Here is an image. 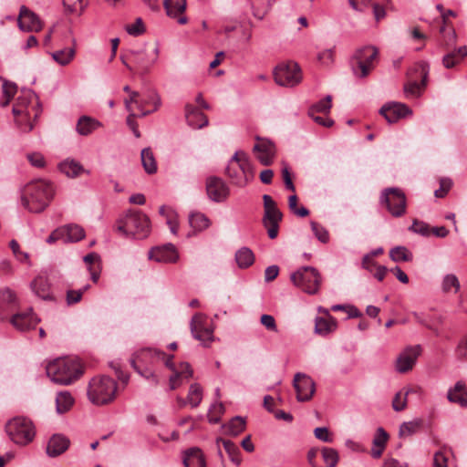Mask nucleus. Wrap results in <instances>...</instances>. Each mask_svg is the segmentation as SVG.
Instances as JSON below:
<instances>
[{
    "label": "nucleus",
    "mask_w": 467,
    "mask_h": 467,
    "mask_svg": "<svg viewBox=\"0 0 467 467\" xmlns=\"http://www.w3.org/2000/svg\"><path fill=\"white\" fill-rule=\"evenodd\" d=\"M55 189L50 182L37 179L28 182L22 191V205L31 213H41L50 203Z\"/></svg>",
    "instance_id": "f257e3e1"
},
{
    "label": "nucleus",
    "mask_w": 467,
    "mask_h": 467,
    "mask_svg": "<svg viewBox=\"0 0 467 467\" xmlns=\"http://www.w3.org/2000/svg\"><path fill=\"white\" fill-rule=\"evenodd\" d=\"M47 374L56 384L71 385L84 374V367L77 358H57L47 366Z\"/></svg>",
    "instance_id": "f03ea898"
},
{
    "label": "nucleus",
    "mask_w": 467,
    "mask_h": 467,
    "mask_svg": "<svg viewBox=\"0 0 467 467\" xmlns=\"http://www.w3.org/2000/svg\"><path fill=\"white\" fill-rule=\"evenodd\" d=\"M225 174L231 183L239 188L248 185L254 178L250 160L244 151L238 150L228 161Z\"/></svg>",
    "instance_id": "7ed1b4c3"
},
{
    "label": "nucleus",
    "mask_w": 467,
    "mask_h": 467,
    "mask_svg": "<svg viewBox=\"0 0 467 467\" xmlns=\"http://www.w3.org/2000/svg\"><path fill=\"white\" fill-rule=\"evenodd\" d=\"M117 230L125 235L142 240L150 234V221L142 212L130 210L118 221Z\"/></svg>",
    "instance_id": "20e7f679"
},
{
    "label": "nucleus",
    "mask_w": 467,
    "mask_h": 467,
    "mask_svg": "<svg viewBox=\"0 0 467 467\" xmlns=\"http://www.w3.org/2000/svg\"><path fill=\"white\" fill-rule=\"evenodd\" d=\"M116 381L108 376L94 377L88 384V397L95 405H105L115 399Z\"/></svg>",
    "instance_id": "39448f33"
},
{
    "label": "nucleus",
    "mask_w": 467,
    "mask_h": 467,
    "mask_svg": "<svg viewBox=\"0 0 467 467\" xmlns=\"http://www.w3.org/2000/svg\"><path fill=\"white\" fill-rule=\"evenodd\" d=\"M5 431L12 441L18 445L30 443L36 435L33 422L26 417H15L5 424Z\"/></svg>",
    "instance_id": "423d86ee"
},
{
    "label": "nucleus",
    "mask_w": 467,
    "mask_h": 467,
    "mask_svg": "<svg viewBox=\"0 0 467 467\" xmlns=\"http://www.w3.org/2000/svg\"><path fill=\"white\" fill-rule=\"evenodd\" d=\"M12 111L17 127L23 132H29L34 128V123L30 120L31 115L34 114L36 119L41 109L38 103H31L26 97H19Z\"/></svg>",
    "instance_id": "0eeeda50"
},
{
    "label": "nucleus",
    "mask_w": 467,
    "mask_h": 467,
    "mask_svg": "<svg viewBox=\"0 0 467 467\" xmlns=\"http://www.w3.org/2000/svg\"><path fill=\"white\" fill-rule=\"evenodd\" d=\"M159 50L156 47H147L142 49L130 50L127 57H121L122 63L130 71L134 68L130 66L126 59H130L136 65V71L139 74H146L158 59Z\"/></svg>",
    "instance_id": "6e6552de"
},
{
    "label": "nucleus",
    "mask_w": 467,
    "mask_h": 467,
    "mask_svg": "<svg viewBox=\"0 0 467 467\" xmlns=\"http://www.w3.org/2000/svg\"><path fill=\"white\" fill-rule=\"evenodd\" d=\"M290 279L295 286L309 295L318 292L322 281L319 272L312 266L300 267L291 274Z\"/></svg>",
    "instance_id": "1a4fd4ad"
},
{
    "label": "nucleus",
    "mask_w": 467,
    "mask_h": 467,
    "mask_svg": "<svg viewBox=\"0 0 467 467\" xmlns=\"http://www.w3.org/2000/svg\"><path fill=\"white\" fill-rule=\"evenodd\" d=\"M379 202L393 217H401L406 213L407 199L400 188H386L381 192Z\"/></svg>",
    "instance_id": "9d476101"
},
{
    "label": "nucleus",
    "mask_w": 467,
    "mask_h": 467,
    "mask_svg": "<svg viewBox=\"0 0 467 467\" xmlns=\"http://www.w3.org/2000/svg\"><path fill=\"white\" fill-rule=\"evenodd\" d=\"M264 202V216L263 224L267 230L270 239L277 237L279 230V223L282 221L283 214L278 209L275 200L268 194L263 196Z\"/></svg>",
    "instance_id": "9b49d317"
},
{
    "label": "nucleus",
    "mask_w": 467,
    "mask_h": 467,
    "mask_svg": "<svg viewBox=\"0 0 467 467\" xmlns=\"http://www.w3.org/2000/svg\"><path fill=\"white\" fill-rule=\"evenodd\" d=\"M379 51L375 47L367 46L358 48L354 59L357 61V67H353L354 74L358 78L367 77L374 68V61L377 59Z\"/></svg>",
    "instance_id": "f8f14e48"
},
{
    "label": "nucleus",
    "mask_w": 467,
    "mask_h": 467,
    "mask_svg": "<svg viewBox=\"0 0 467 467\" xmlns=\"http://www.w3.org/2000/svg\"><path fill=\"white\" fill-rule=\"evenodd\" d=\"M274 77L276 84L284 87H294L302 80L300 67L295 62L278 65Z\"/></svg>",
    "instance_id": "ddd939ff"
},
{
    "label": "nucleus",
    "mask_w": 467,
    "mask_h": 467,
    "mask_svg": "<svg viewBox=\"0 0 467 467\" xmlns=\"http://www.w3.org/2000/svg\"><path fill=\"white\" fill-rule=\"evenodd\" d=\"M205 187L209 199L214 202H223L230 195V188L222 178L216 176L207 178Z\"/></svg>",
    "instance_id": "4468645a"
},
{
    "label": "nucleus",
    "mask_w": 467,
    "mask_h": 467,
    "mask_svg": "<svg viewBox=\"0 0 467 467\" xmlns=\"http://www.w3.org/2000/svg\"><path fill=\"white\" fill-rule=\"evenodd\" d=\"M294 387L296 390L298 401L309 400L316 390L314 380L306 374L297 373L294 378Z\"/></svg>",
    "instance_id": "2eb2a0df"
},
{
    "label": "nucleus",
    "mask_w": 467,
    "mask_h": 467,
    "mask_svg": "<svg viewBox=\"0 0 467 467\" xmlns=\"http://www.w3.org/2000/svg\"><path fill=\"white\" fill-rule=\"evenodd\" d=\"M148 256L150 260L163 264L176 263L179 259L178 251L171 244L152 247Z\"/></svg>",
    "instance_id": "dca6fc26"
},
{
    "label": "nucleus",
    "mask_w": 467,
    "mask_h": 467,
    "mask_svg": "<svg viewBox=\"0 0 467 467\" xmlns=\"http://www.w3.org/2000/svg\"><path fill=\"white\" fill-rule=\"evenodd\" d=\"M420 353L421 348L420 345L406 348L397 358L396 369L400 373H406L412 369Z\"/></svg>",
    "instance_id": "f3484780"
},
{
    "label": "nucleus",
    "mask_w": 467,
    "mask_h": 467,
    "mask_svg": "<svg viewBox=\"0 0 467 467\" xmlns=\"http://www.w3.org/2000/svg\"><path fill=\"white\" fill-rule=\"evenodd\" d=\"M379 113L389 123H395L400 119L411 115L412 112L410 108L403 103L389 102L381 107Z\"/></svg>",
    "instance_id": "a211bd4d"
},
{
    "label": "nucleus",
    "mask_w": 467,
    "mask_h": 467,
    "mask_svg": "<svg viewBox=\"0 0 467 467\" xmlns=\"http://www.w3.org/2000/svg\"><path fill=\"white\" fill-rule=\"evenodd\" d=\"M17 22L19 28L26 32H38L43 27V23L38 16L25 5L20 8Z\"/></svg>",
    "instance_id": "6ab92c4d"
},
{
    "label": "nucleus",
    "mask_w": 467,
    "mask_h": 467,
    "mask_svg": "<svg viewBox=\"0 0 467 467\" xmlns=\"http://www.w3.org/2000/svg\"><path fill=\"white\" fill-rule=\"evenodd\" d=\"M191 332L194 338L208 346L213 340V330L204 326L202 314H195L191 320Z\"/></svg>",
    "instance_id": "aec40b11"
},
{
    "label": "nucleus",
    "mask_w": 467,
    "mask_h": 467,
    "mask_svg": "<svg viewBox=\"0 0 467 467\" xmlns=\"http://www.w3.org/2000/svg\"><path fill=\"white\" fill-rule=\"evenodd\" d=\"M39 318L33 313V308H28L26 312L15 314L11 319V324L20 331H26L34 328L38 322Z\"/></svg>",
    "instance_id": "412c9836"
},
{
    "label": "nucleus",
    "mask_w": 467,
    "mask_h": 467,
    "mask_svg": "<svg viewBox=\"0 0 467 467\" xmlns=\"http://www.w3.org/2000/svg\"><path fill=\"white\" fill-rule=\"evenodd\" d=\"M137 358L140 360L150 359L152 362L162 360L165 366L172 371L177 370L172 361L173 355H167L165 352L159 349L145 348L137 353Z\"/></svg>",
    "instance_id": "4be33fe9"
},
{
    "label": "nucleus",
    "mask_w": 467,
    "mask_h": 467,
    "mask_svg": "<svg viewBox=\"0 0 467 467\" xmlns=\"http://www.w3.org/2000/svg\"><path fill=\"white\" fill-rule=\"evenodd\" d=\"M447 400L451 403L458 404L462 408H467V387L466 384L459 380L447 392Z\"/></svg>",
    "instance_id": "5701e85b"
},
{
    "label": "nucleus",
    "mask_w": 467,
    "mask_h": 467,
    "mask_svg": "<svg viewBox=\"0 0 467 467\" xmlns=\"http://www.w3.org/2000/svg\"><path fill=\"white\" fill-rule=\"evenodd\" d=\"M164 7L169 16L177 18L181 25L187 23V17L183 16L186 8V0H164Z\"/></svg>",
    "instance_id": "b1692460"
},
{
    "label": "nucleus",
    "mask_w": 467,
    "mask_h": 467,
    "mask_svg": "<svg viewBox=\"0 0 467 467\" xmlns=\"http://www.w3.org/2000/svg\"><path fill=\"white\" fill-rule=\"evenodd\" d=\"M185 119L189 126L193 129H202L208 125L207 117L199 109L190 104L185 106Z\"/></svg>",
    "instance_id": "393cba45"
},
{
    "label": "nucleus",
    "mask_w": 467,
    "mask_h": 467,
    "mask_svg": "<svg viewBox=\"0 0 467 467\" xmlns=\"http://www.w3.org/2000/svg\"><path fill=\"white\" fill-rule=\"evenodd\" d=\"M69 443L70 441L67 437L61 434H54L47 442V453L50 457H57L67 450Z\"/></svg>",
    "instance_id": "a878e982"
},
{
    "label": "nucleus",
    "mask_w": 467,
    "mask_h": 467,
    "mask_svg": "<svg viewBox=\"0 0 467 467\" xmlns=\"http://www.w3.org/2000/svg\"><path fill=\"white\" fill-rule=\"evenodd\" d=\"M192 374L193 371L189 363H181L179 369L173 371V374L169 379L170 389H175L179 388L183 381L189 380L192 377Z\"/></svg>",
    "instance_id": "bb28decb"
},
{
    "label": "nucleus",
    "mask_w": 467,
    "mask_h": 467,
    "mask_svg": "<svg viewBox=\"0 0 467 467\" xmlns=\"http://www.w3.org/2000/svg\"><path fill=\"white\" fill-rule=\"evenodd\" d=\"M254 151L256 153V158L263 165H270L273 162L275 156L274 145L265 140H262L254 146Z\"/></svg>",
    "instance_id": "cd10ccee"
},
{
    "label": "nucleus",
    "mask_w": 467,
    "mask_h": 467,
    "mask_svg": "<svg viewBox=\"0 0 467 467\" xmlns=\"http://www.w3.org/2000/svg\"><path fill=\"white\" fill-rule=\"evenodd\" d=\"M31 288L35 295L43 300H53L50 284L44 276L36 277L31 283Z\"/></svg>",
    "instance_id": "c85d7f7f"
},
{
    "label": "nucleus",
    "mask_w": 467,
    "mask_h": 467,
    "mask_svg": "<svg viewBox=\"0 0 467 467\" xmlns=\"http://www.w3.org/2000/svg\"><path fill=\"white\" fill-rule=\"evenodd\" d=\"M467 57V46L455 48L446 54L442 58V65L446 68H452Z\"/></svg>",
    "instance_id": "c756f323"
},
{
    "label": "nucleus",
    "mask_w": 467,
    "mask_h": 467,
    "mask_svg": "<svg viewBox=\"0 0 467 467\" xmlns=\"http://www.w3.org/2000/svg\"><path fill=\"white\" fill-rule=\"evenodd\" d=\"M100 126V123L90 117L82 116L78 119L76 126L77 132L82 136H88L91 134Z\"/></svg>",
    "instance_id": "7c9ffc66"
},
{
    "label": "nucleus",
    "mask_w": 467,
    "mask_h": 467,
    "mask_svg": "<svg viewBox=\"0 0 467 467\" xmlns=\"http://www.w3.org/2000/svg\"><path fill=\"white\" fill-rule=\"evenodd\" d=\"M185 467H205V461L199 448H191L185 452L183 458Z\"/></svg>",
    "instance_id": "2f4dec72"
},
{
    "label": "nucleus",
    "mask_w": 467,
    "mask_h": 467,
    "mask_svg": "<svg viewBox=\"0 0 467 467\" xmlns=\"http://www.w3.org/2000/svg\"><path fill=\"white\" fill-rule=\"evenodd\" d=\"M16 294L8 287L0 290V319L5 318V312L10 310L11 306L16 302Z\"/></svg>",
    "instance_id": "473e14b6"
},
{
    "label": "nucleus",
    "mask_w": 467,
    "mask_h": 467,
    "mask_svg": "<svg viewBox=\"0 0 467 467\" xmlns=\"http://www.w3.org/2000/svg\"><path fill=\"white\" fill-rule=\"evenodd\" d=\"M389 435L381 427L378 428L373 439L374 447L371 450V455L374 458H379L383 452L385 445L388 441Z\"/></svg>",
    "instance_id": "72a5a7b5"
},
{
    "label": "nucleus",
    "mask_w": 467,
    "mask_h": 467,
    "mask_svg": "<svg viewBox=\"0 0 467 467\" xmlns=\"http://www.w3.org/2000/svg\"><path fill=\"white\" fill-rule=\"evenodd\" d=\"M84 262L88 266L90 277L93 282H98L100 275V258L96 253H90L84 256Z\"/></svg>",
    "instance_id": "f704fd0d"
},
{
    "label": "nucleus",
    "mask_w": 467,
    "mask_h": 467,
    "mask_svg": "<svg viewBox=\"0 0 467 467\" xmlns=\"http://www.w3.org/2000/svg\"><path fill=\"white\" fill-rule=\"evenodd\" d=\"M74 404V398L69 391L64 390L57 393L56 398V409L59 414L68 411Z\"/></svg>",
    "instance_id": "c9c22d12"
},
{
    "label": "nucleus",
    "mask_w": 467,
    "mask_h": 467,
    "mask_svg": "<svg viewBox=\"0 0 467 467\" xmlns=\"http://www.w3.org/2000/svg\"><path fill=\"white\" fill-rule=\"evenodd\" d=\"M138 361L140 362L141 360H140L137 358L136 354L135 357L130 360L132 368L138 372V374H140L142 378L148 380L150 385L154 387L158 386L160 382L158 376L150 368H141L140 366L137 365Z\"/></svg>",
    "instance_id": "e433bc0d"
},
{
    "label": "nucleus",
    "mask_w": 467,
    "mask_h": 467,
    "mask_svg": "<svg viewBox=\"0 0 467 467\" xmlns=\"http://www.w3.org/2000/svg\"><path fill=\"white\" fill-rule=\"evenodd\" d=\"M235 261L240 268H247L253 265L254 255L248 247H242L235 253Z\"/></svg>",
    "instance_id": "4c0bfd02"
},
{
    "label": "nucleus",
    "mask_w": 467,
    "mask_h": 467,
    "mask_svg": "<svg viewBox=\"0 0 467 467\" xmlns=\"http://www.w3.org/2000/svg\"><path fill=\"white\" fill-rule=\"evenodd\" d=\"M245 430V420L244 418L236 416L233 418L227 425L224 426V431L231 436H237Z\"/></svg>",
    "instance_id": "58836bf2"
},
{
    "label": "nucleus",
    "mask_w": 467,
    "mask_h": 467,
    "mask_svg": "<svg viewBox=\"0 0 467 467\" xmlns=\"http://www.w3.org/2000/svg\"><path fill=\"white\" fill-rule=\"evenodd\" d=\"M59 170L67 177L74 178L84 171L83 167L75 161H65L59 164Z\"/></svg>",
    "instance_id": "ea45409f"
},
{
    "label": "nucleus",
    "mask_w": 467,
    "mask_h": 467,
    "mask_svg": "<svg viewBox=\"0 0 467 467\" xmlns=\"http://www.w3.org/2000/svg\"><path fill=\"white\" fill-rule=\"evenodd\" d=\"M141 162L147 173L152 174L157 171L156 161L150 148L141 150Z\"/></svg>",
    "instance_id": "a19ab883"
},
{
    "label": "nucleus",
    "mask_w": 467,
    "mask_h": 467,
    "mask_svg": "<svg viewBox=\"0 0 467 467\" xmlns=\"http://www.w3.org/2000/svg\"><path fill=\"white\" fill-rule=\"evenodd\" d=\"M219 441H221L223 443V446L224 450L227 451L231 461L234 464L240 465V463L242 462L241 452H240L239 448L235 445V443H234L230 440H224V439H220V440H218V442Z\"/></svg>",
    "instance_id": "79ce46f5"
},
{
    "label": "nucleus",
    "mask_w": 467,
    "mask_h": 467,
    "mask_svg": "<svg viewBox=\"0 0 467 467\" xmlns=\"http://www.w3.org/2000/svg\"><path fill=\"white\" fill-rule=\"evenodd\" d=\"M440 34L441 35V43L446 47H451L455 45L457 40V35L453 27L448 25L441 26L440 28Z\"/></svg>",
    "instance_id": "37998d69"
},
{
    "label": "nucleus",
    "mask_w": 467,
    "mask_h": 467,
    "mask_svg": "<svg viewBox=\"0 0 467 467\" xmlns=\"http://www.w3.org/2000/svg\"><path fill=\"white\" fill-rule=\"evenodd\" d=\"M67 243H75L82 240L85 237L84 229L78 224H67L64 225Z\"/></svg>",
    "instance_id": "c03bdc74"
},
{
    "label": "nucleus",
    "mask_w": 467,
    "mask_h": 467,
    "mask_svg": "<svg viewBox=\"0 0 467 467\" xmlns=\"http://www.w3.org/2000/svg\"><path fill=\"white\" fill-rule=\"evenodd\" d=\"M75 52V47H66L52 53V57L59 65L66 66L73 59Z\"/></svg>",
    "instance_id": "a18cd8bd"
},
{
    "label": "nucleus",
    "mask_w": 467,
    "mask_h": 467,
    "mask_svg": "<svg viewBox=\"0 0 467 467\" xmlns=\"http://www.w3.org/2000/svg\"><path fill=\"white\" fill-rule=\"evenodd\" d=\"M189 223L196 231H203L210 225V220L202 213H192L189 217Z\"/></svg>",
    "instance_id": "49530a36"
},
{
    "label": "nucleus",
    "mask_w": 467,
    "mask_h": 467,
    "mask_svg": "<svg viewBox=\"0 0 467 467\" xmlns=\"http://www.w3.org/2000/svg\"><path fill=\"white\" fill-rule=\"evenodd\" d=\"M389 257L394 262H410L413 255L405 246H396L389 251Z\"/></svg>",
    "instance_id": "de8ad7c7"
},
{
    "label": "nucleus",
    "mask_w": 467,
    "mask_h": 467,
    "mask_svg": "<svg viewBox=\"0 0 467 467\" xmlns=\"http://www.w3.org/2000/svg\"><path fill=\"white\" fill-rule=\"evenodd\" d=\"M421 425H422V420L420 419H417V420H414L411 421L403 422L400 426L399 435H400V437H402V438L411 436L412 434L416 433L420 430Z\"/></svg>",
    "instance_id": "09e8293b"
},
{
    "label": "nucleus",
    "mask_w": 467,
    "mask_h": 467,
    "mask_svg": "<svg viewBox=\"0 0 467 467\" xmlns=\"http://www.w3.org/2000/svg\"><path fill=\"white\" fill-rule=\"evenodd\" d=\"M202 400V389L198 383H193L190 386L187 395V402L192 407L199 406Z\"/></svg>",
    "instance_id": "8fccbe9b"
},
{
    "label": "nucleus",
    "mask_w": 467,
    "mask_h": 467,
    "mask_svg": "<svg viewBox=\"0 0 467 467\" xmlns=\"http://www.w3.org/2000/svg\"><path fill=\"white\" fill-rule=\"evenodd\" d=\"M336 328V321L323 317L316 318L315 332L319 335H327Z\"/></svg>",
    "instance_id": "3c124183"
},
{
    "label": "nucleus",
    "mask_w": 467,
    "mask_h": 467,
    "mask_svg": "<svg viewBox=\"0 0 467 467\" xmlns=\"http://www.w3.org/2000/svg\"><path fill=\"white\" fill-rule=\"evenodd\" d=\"M423 77L421 83L416 81L410 82L404 86V92L406 96L416 97L420 93L421 88L426 85L428 72L423 68Z\"/></svg>",
    "instance_id": "603ef678"
},
{
    "label": "nucleus",
    "mask_w": 467,
    "mask_h": 467,
    "mask_svg": "<svg viewBox=\"0 0 467 467\" xmlns=\"http://www.w3.org/2000/svg\"><path fill=\"white\" fill-rule=\"evenodd\" d=\"M254 16L262 19L271 6L270 0H250Z\"/></svg>",
    "instance_id": "864d4df0"
},
{
    "label": "nucleus",
    "mask_w": 467,
    "mask_h": 467,
    "mask_svg": "<svg viewBox=\"0 0 467 467\" xmlns=\"http://www.w3.org/2000/svg\"><path fill=\"white\" fill-rule=\"evenodd\" d=\"M150 100L152 101L153 107L151 109H145L146 105L150 104L148 99H140L137 103V109L140 112V116L144 117L148 114L157 110L161 104L160 98L156 95L151 96Z\"/></svg>",
    "instance_id": "5fc2aeb1"
},
{
    "label": "nucleus",
    "mask_w": 467,
    "mask_h": 467,
    "mask_svg": "<svg viewBox=\"0 0 467 467\" xmlns=\"http://www.w3.org/2000/svg\"><path fill=\"white\" fill-rule=\"evenodd\" d=\"M331 101H332V97L330 95H327L326 96V98L320 101H318L317 103L314 104L310 109H309V116H314V114H317L318 112H321V113H328L330 109H331Z\"/></svg>",
    "instance_id": "6e6d98bb"
},
{
    "label": "nucleus",
    "mask_w": 467,
    "mask_h": 467,
    "mask_svg": "<svg viewBox=\"0 0 467 467\" xmlns=\"http://www.w3.org/2000/svg\"><path fill=\"white\" fill-rule=\"evenodd\" d=\"M322 457L326 467H336L339 460L337 451L327 447L322 449Z\"/></svg>",
    "instance_id": "4d7b16f0"
},
{
    "label": "nucleus",
    "mask_w": 467,
    "mask_h": 467,
    "mask_svg": "<svg viewBox=\"0 0 467 467\" xmlns=\"http://www.w3.org/2000/svg\"><path fill=\"white\" fill-rule=\"evenodd\" d=\"M410 389H406L404 392L399 391L395 394L392 400V408L395 411H401L407 407V397Z\"/></svg>",
    "instance_id": "13d9d810"
},
{
    "label": "nucleus",
    "mask_w": 467,
    "mask_h": 467,
    "mask_svg": "<svg viewBox=\"0 0 467 467\" xmlns=\"http://www.w3.org/2000/svg\"><path fill=\"white\" fill-rule=\"evenodd\" d=\"M453 289L454 293L460 289V282L456 275H447L444 276L442 281V290L446 293L451 292Z\"/></svg>",
    "instance_id": "bf43d9fd"
},
{
    "label": "nucleus",
    "mask_w": 467,
    "mask_h": 467,
    "mask_svg": "<svg viewBox=\"0 0 467 467\" xmlns=\"http://www.w3.org/2000/svg\"><path fill=\"white\" fill-rule=\"evenodd\" d=\"M409 230L420 234L422 236L428 237L431 235V227L428 223L419 221L417 219L413 220L412 225L409 227Z\"/></svg>",
    "instance_id": "052dcab7"
},
{
    "label": "nucleus",
    "mask_w": 467,
    "mask_h": 467,
    "mask_svg": "<svg viewBox=\"0 0 467 467\" xmlns=\"http://www.w3.org/2000/svg\"><path fill=\"white\" fill-rule=\"evenodd\" d=\"M63 4L70 13L80 15L87 5V0H63Z\"/></svg>",
    "instance_id": "680f3d73"
},
{
    "label": "nucleus",
    "mask_w": 467,
    "mask_h": 467,
    "mask_svg": "<svg viewBox=\"0 0 467 467\" xmlns=\"http://www.w3.org/2000/svg\"><path fill=\"white\" fill-rule=\"evenodd\" d=\"M311 228L315 236L323 244H326L329 240V234L327 230L316 222H311Z\"/></svg>",
    "instance_id": "e2e57ef3"
},
{
    "label": "nucleus",
    "mask_w": 467,
    "mask_h": 467,
    "mask_svg": "<svg viewBox=\"0 0 467 467\" xmlns=\"http://www.w3.org/2000/svg\"><path fill=\"white\" fill-rule=\"evenodd\" d=\"M125 30L130 36H140L145 31L144 24L141 18L138 17L133 24L126 25Z\"/></svg>",
    "instance_id": "0e129e2a"
},
{
    "label": "nucleus",
    "mask_w": 467,
    "mask_h": 467,
    "mask_svg": "<svg viewBox=\"0 0 467 467\" xmlns=\"http://www.w3.org/2000/svg\"><path fill=\"white\" fill-rule=\"evenodd\" d=\"M65 231L66 230H65L64 225L55 229L49 234V236L47 238V243L49 244H52L56 243L57 241H62L64 243H67V237H66L67 235H66V232Z\"/></svg>",
    "instance_id": "69168bd1"
},
{
    "label": "nucleus",
    "mask_w": 467,
    "mask_h": 467,
    "mask_svg": "<svg viewBox=\"0 0 467 467\" xmlns=\"http://www.w3.org/2000/svg\"><path fill=\"white\" fill-rule=\"evenodd\" d=\"M88 285L83 287V289L79 290H68L67 292V305H73L78 303L83 296V293L88 290Z\"/></svg>",
    "instance_id": "338daca9"
},
{
    "label": "nucleus",
    "mask_w": 467,
    "mask_h": 467,
    "mask_svg": "<svg viewBox=\"0 0 467 467\" xmlns=\"http://www.w3.org/2000/svg\"><path fill=\"white\" fill-rule=\"evenodd\" d=\"M455 355L458 359L467 361V335L459 341Z\"/></svg>",
    "instance_id": "774afa93"
}]
</instances>
